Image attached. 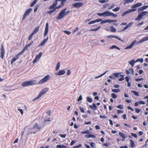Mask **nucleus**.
<instances>
[{"mask_svg": "<svg viewBox=\"0 0 148 148\" xmlns=\"http://www.w3.org/2000/svg\"><path fill=\"white\" fill-rule=\"evenodd\" d=\"M148 40V36H145L144 37L143 39L140 40L139 41L137 42L136 40H134L130 44V45L125 48V49H130L132 48L134 45L136 44V45H138L139 43H143L144 42L147 41Z\"/></svg>", "mask_w": 148, "mask_h": 148, "instance_id": "nucleus-1", "label": "nucleus"}, {"mask_svg": "<svg viewBox=\"0 0 148 148\" xmlns=\"http://www.w3.org/2000/svg\"><path fill=\"white\" fill-rule=\"evenodd\" d=\"M49 90V88L47 87L45 88L42 89L40 92L38 96L35 97V98H34L33 99V101H35L39 99L42 95H45L46 93V92H47Z\"/></svg>", "mask_w": 148, "mask_h": 148, "instance_id": "nucleus-2", "label": "nucleus"}, {"mask_svg": "<svg viewBox=\"0 0 148 148\" xmlns=\"http://www.w3.org/2000/svg\"><path fill=\"white\" fill-rule=\"evenodd\" d=\"M67 8H65L61 10L56 17V19L57 20L61 19L63 18L66 15L65 11H66Z\"/></svg>", "mask_w": 148, "mask_h": 148, "instance_id": "nucleus-3", "label": "nucleus"}, {"mask_svg": "<svg viewBox=\"0 0 148 148\" xmlns=\"http://www.w3.org/2000/svg\"><path fill=\"white\" fill-rule=\"evenodd\" d=\"M148 14V12L147 11H144L140 13L138 16L135 19V20L136 21L140 20L141 19L143 16Z\"/></svg>", "mask_w": 148, "mask_h": 148, "instance_id": "nucleus-4", "label": "nucleus"}, {"mask_svg": "<svg viewBox=\"0 0 148 148\" xmlns=\"http://www.w3.org/2000/svg\"><path fill=\"white\" fill-rule=\"evenodd\" d=\"M50 78V76L49 75H47L44 77L42 79L40 80L38 82V84H41L47 82Z\"/></svg>", "mask_w": 148, "mask_h": 148, "instance_id": "nucleus-5", "label": "nucleus"}, {"mask_svg": "<svg viewBox=\"0 0 148 148\" xmlns=\"http://www.w3.org/2000/svg\"><path fill=\"white\" fill-rule=\"evenodd\" d=\"M41 128L40 125H39L37 123H36L34 125L33 127V129H35L34 131L32 130L31 133L35 134L36 133L37 131L40 130Z\"/></svg>", "mask_w": 148, "mask_h": 148, "instance_id": "nucleus-6", "label": "nucleus"}, {"mask_svg": "<svg viewBox=\"0 0 148 148\" xmlns=\"http://www.w3.org/2000/svg\"><path fill=\"white\" fill-rule=\"evenodd\" d=\"M110 12L108 11H106L101 13H97V14L99 16H103L104 17L110 16Z\"/></svg>", "mask_w": 148, "mask_h": 148, "instance_id": "nucleus-7", "label": "nucleus"}, {"mask_svg": "<svg viewBox=\"0 0 148 148\" xmlns=\"http://www.w3.org/2000/svg\"><path fill=\"white\" fill-rule=\"evenodd\" d=\"M42 55V52H40L38 55L35 58L33 61V64H34L38 61L40 58H41Z\"/></svg>", "mask_w": 148, "mask_h": 148, "instance_id": "nucleus-8", "label": "nucleus"}, {"mask_svg": "<svg viewBox=\"0 0 148 148\" xmlns=\"http://www.w3.org/2000/svg\"><path fill=\"white\" fill-rule=\"evenodd\" d=\"M136 10V9H132L128 10L124 12L122 14V16H124L127 14L135 11Z\"/></svg>", "mask_w": 148, "mask_h": 148, "instance_id": "nucleus-9", "label": "nucleus"}, {"mask_svg": "<svg viewBox=\"0 0 148 148\" xmlns=\"http://www.w3.org/2000/svg\"><path fill=\"white\" fill-rule=\"evenodd\" d=\"M32 10V8H29L25 11L22 18L23 20H24L26 18L27 16L31 12Z\"/></svg>", "mask_w": 148, "mask_h": 148, "instance_id": "nucleus-10", "label": "nucleus"}, {"mask_svg": "<svg viewBox=\"0 0 148 148\" xmlns=\"http://www.w3.org/2000/svg\"><path fill=\"white\" fill-rule=\"evenodd\" d=\"M83 4L82 2H77L72 4V6L75 8H78L82 6Z\"/></svg>", "mask_w": 148, "mask_h": 148, "instance_id": "nucleus-11", "label": "nucleus"}, {"mask_svg": "<svg viewBox=\"0 0 148 148\" xmlns=\"http://www.w3.org/2000/svg\"><path fill=\"white\" fill-rule=\"evenodd\" d=\"M48 29L49 24L48 23H47L46 24L45 28L44 34V37L46 36L47 35L48 32Z\"/></svg>", "mask_w": 148, "mask_h": 148, "instance_id": "nucleus-12", "label": "nucleus"}, {"mask_svg": "<svg viewBox=\"0 0 148 148\" xmlns=\"http://www.w3.org/2000/svg\"><path fill=\"white\" fill-rule=\"evenodd\" d=\"M66 72L64 70H60L58 72L56 73L55 74L58 76H60L63 75Z\"/></svg>", "mask_w": 148, "mask_h": 148, "instance_id": "nucleus-13", "label": "nucleus"}, {"mask_svg": "<svg viewBox=\"0 0 148 148\" xmlns=\"http://www.w3.org/2000/svg\"><path fill=\"white\" fill-rule=\"evenodd\" d=\"M119 135L122 138V141H124L125 139L127 137V134H125L121 132L119 133Z\"/></svg>", "mask_w": 148, "mask_h": 148, "instance_id": "nucleus-14", "label": "nucleus"}, {"mask_svg": "<svg viewBox=\"0 0 148 148\" xmlns=\"http://www.w3.org/2000/svg\"><path fill=\"white\" fill-rule=\"evenodd\" d=\"M21 55V53H18V54H16V56L14 57L13 58L12 60V61L11 62V64H12L13 63L16 61L17 59L19 58V56L20 55Z\"/></svg>", "mask_w": 148, "mask_h": 148, "instance_id": "nucleus-15", "label": "nucleus"}, {"mask_svg": "<svg viewBox=\"0 0 148 148\" xmlns=\"http://www.w3.org/2000/svg\"><path fill=\"white\" fill-rule=\"evenodd\" d=\"M1 53L0 57L2 59H3L5 53V51L3 45L1 46Z\"/></svg>", "mask_w": 148, "mask_h": 148, "instance_id": "nucleus-16", "label": "nucleus"}, {"mask_svg": "<svg viewBox=\"0 0 148 148\" xmlns=\"http://www.w3.org/2000/svg\"><path fill=\"white\" fill-rule=\"evenodd\" d=\"M142 3H138L134 5H132L131 6V8L133 9H135V8L142 6Z\"/></svg>", "mask_w": 148, "mask_h": 148, "instance_id": "nucleus-17", "label": "nucleus"}, {"mask_svg": "<svg viewBox=\"0 0 148 148\" xmlns=\"http://www.w3.org/2000/svg\"><path fill=\"white\" fill-rule=\"evenodd\" d=\"M131 73H132L133 75H134V72L132 68H130L128 70H126V73L127 74H129Z\"/></svg>", "mask_w": 148, "mask_h": 148, "instance_id": "nucleus-18", "label": "nucleus"}, {"mask_svg": "<svg viewBox=\"0 0 148 148\" xmlns=\"http://www.w3.org/2000/svg\"><path fill=\"white\" fill-rule=\"evenodd\" d=\"M48 39L49 37L47 36V38L45 39L38 46L39 47L41 46H43L48 41Z\"/></svg>", "mask_w": 148, "mask_h": 148, "instance_id": "nucleus-19", "label": "nucleus"}, {"mask_svg": "<svg viewBox=\"0 0 148 148\" xmlns=\"http://www.w3.org/2000/svg\"><path fill=\"white\" fill-rule=\"evenodd\" d=\"M101 20V19H96V20H93V21H91L89 22L88 23V24L89 25H90V24H92L95 23L100 22Z\"/></svg>", "mask_w": 148, "mask_h": 148, "instance_id": "nucleus-20", "label": "nucleus"}, {"mask_svg": "<svg viewBox=\"0 0 148 148\" xmlns=\"http://www.w3.org/2000/svg\"><path fill=\"white\" fill-rule=\"evenodd\" d=\"M107 37L108 38H115L120 41H122L121 39L120 38H119V37L117 36L110 35L108 36Z\"/></svg>", "mask_w": 148, "mask_h": 148, "instance_id": "nucleus-21", "label": "nucleus"}, {"mask_svg": "<svg viewBox=\"0 0 148 148\" xmlns=\"http://www.w3.org/2000/svg\"><path fill=\"white\" fill-rule=\"evenodd\" d=\"M36 81L35 80H30L29 81V86H32L36 84Z\"/></svg>", "mask_w": 148, "mask_h": 148, "instance_id": "nucleus-22", "label": "nucleus"}, {"mask_svg": "<svg viewBox=\"0 0 148 148\" xmlns=\"http://www.w3.org/2000/svg\"><path fill=\"white\" fill-rule=\"evenodd\" d=\"M130 145L132 148L136 147V145L132 139L130 140Z\"/></svg>", "mask_w": 148, "mask_h": 148, "instance_id": "nucleus-23", "label": "nucleus"}, {"mask_svg": "<svg viewBox=\"0 0 148 148\" xmlns=\"http://www.w3.org/2000/svg\"><path fill=\"white\" fill-rule=\"evenodd\" d=\"M123 1H124L123 4L125 5L129 3L133 2L134 0H123Z\"/></svg>", "mask_w": 148, "mask_h": 148, "instance_id": "nucleus-24", "label": "nucleus"}, {"mask_svg": "<svg viewBox=\"0 0 148 148\" xmlns=\"http://www.w3.org/2000/svg\"><path fill=\"white\" fill-rule=\"evenodd\" d=\"M136 63V62H135V61L133 59L131 61L128 62V63L130 64L132 67L134 66Z\"/></svg>", "mask_w": 148, "mask_h": 148, "instance_id": "nucleus-25", "label": "nucleus"}, {"mask_svg": "<svg viewBox=\"0 0 148 148\" xmlns=\"http://www.w3.org/2000/svg\"><path fill=\"white\" fill-rule=\"evenodd\" d=\"M90 107L94 110H96L97 108L95 103H93L92 105L90 106Z\"/></svg>", "mask_w": 148, "mask_h": 148, "instance_id": "nucleus-26", "label": "nucleus"}, {"mask_svg": "<svg viewBox=\"0 0 148 148\" xmlns=\"http://www.w3.org/2000/svg\"><path fill=\"white\" fill-rule=\"evenodd\" d=\"M21 85L22 86L24 87H26L27 86H29V81H25L23 82L22 83Z\"/></svg>", "mask_w": 148, "mask_h": 148, "instance_id": "nucleus-27", "label": "nucleus"}, {"mask_svg": "<svg viewBox=\"0 0 148 148\" xmlns=\"http://www.w3.org/2000/svg\"><path fill=\"white\" fill-rule=\"evenodd\" d=\"M40 27L39 26H38L36 27L34 29V31L32 32V33L34 34L37 33L39 30Z\"/></svg>", "mask_w": 148, "mask_h": 148, "instance_id": "nucleus-28", "label": "nucleus"}, {"mask_svg": "<svg viewBox=\"0 0 148 148\" xmlns=\"http://www.w3.org/2000/svg\"><path fill=\"white\" fill-rule=\"evenodd\" d=\"M100 22H101L100 23L101 24L105 23H110V19L105 20H102L101 19V20Z\"/></svg>", "mask_w": 148, "mask_h": 148, "instance_id": "nucleus-29", "label": "nucleus"}, {"mask_svg": "<svg viewBox=\"0 0 148 148\" xmlns=\"http://www.w3.org/2000/svg\"><path fill=\"white\" fill-rule=\"evenodd\" d=\"M56 148H67L66 145H57Z\"/></svg>", "mask_w": 148, "mask_h": 148, "instance_id": "nucleus-30", "label": "nucleus"}, {"mask_svg": "<svg viewBox=\"0 0 148 148\" xmlns=\"http://www.w3.org/2000/svg\"><path fill=\"white\" fill-rule=\"evenodd\" d=\"M120 73H115L113 74V75L115 77L119 78L120 75Z\"/></svg>", "mask_w": 148, "mask_h": 148, "instance_id": "nucleus-31", "label": "nucleus"}, {"mask_svg": "<svg viewBox=\"0 0 148 148\" xmlns=\"http://www.w3.org/2000/svg\"><path fill=\"white\" fill-rule=\"evenodd\" d=\"M64 3H61L60 4V5L56 7L55 8V9H59L61 8V7H62L64 5Z\"/></svg>", "mask_w": 148, "mask_h": 148, "instance_id": "nucleus-32", "label": "nucleus"}, {"mask_svg": "<svg viewBox=\"0 0 148 148\" xmlns=\"http://www.w3.org/2000/svg\"><path fill=\"white\" fill-rule=\"evenodd\" d=\"M111 91L112 92L117 93L120 91V90L119 89H113Z\"/></svg>", "mask_w": 148, "mask_h": 148, "instance_id": "nucleus-33", "label": "nucleus"}, {"mask_svg": "<svg viewBox=\"0 0 148 148\" xmlns=\"http://www.w3.org/2000/svg\"><path fill=\"white\" fill-rule=\"evenodd\" d=\"M110 31L111 32H115L116 31V29L113 26H111L110 27Z\"/></svg>", "mask_w": 148, "mask_h": 148, "instance_id": "nucleus-34", "label": "nucleus"}, {"mask_svg": "<svg viewBox=\"0 0 148 148\" xmlns=\"http://www.w3.org/2000/svg\"><path fill=\"white\" fill-rule=\"evenodd\" d=\"M28 47L26 45L24 48L23 49L22 51L20 52V53H21V54H22L26 50H27V48Z\"/></svg>", "mask_w": 148, "mask_h": 148, "instance_id": "nucleus-35", "label": "nucleus"}, {"mask_svg": "<svg viewBox=\"0 0 148 148\" xmlns=\"http://www.w3.org/2000/svg\"><path fill=\"white\" fill-rule=\"evenodd\" d=\"M60 62H58L57 64L56 67V70L58 71L60 68Z\"/></svg>", "mask_w": 148, "mask_h": 148, "instance_id": "nucleus-36", "label": "nucleus"}, {"mask_svg": "<svg viewBox=\"0 0 148 148\" xmlns=\"http://www.w3.org/2000/svg\"><path fill=\"white\" fill-rule=\"evenodd\" d=\"M90 133V132L88 130H87L85 131L82 132L81 133L82 134H89Z\"/></svg>", "mask_w": 148, "mask_h": 148, "instance_id": "nucleus-37", "label": "nucleus"}, {"mask_svg": "<svg viewBox=\"0 0 148 148\" xmlns=\"http://www.w3.org/2000/svg\"><path fill=\"white\" fill-rule=\"evenodd\" d=\"M114 48H116V49H118V50H120V48H119V47H117L115 45L112 46V47H111L110 48V49H113Z\"/></svg>", "mask_w": 148, "mask_h": 148, "instance_id": "nucleus-38", "label": "nucleus"}, {"mask_svg": "<svg viewBox=\"0 0 148 148\" xmlns=\"http://www.w3.org/2000/svg\"><path fill=\"white\" fill-rule=\"evenodd\" d=\"M111 96L113 99H116L117 97V95L114 93L111 94Z\"/></svg>", "mask_w": 148, "mask_h": 148, "instance_id": "nucleus-39", "label": "nucleus"}, {"mask_svg": "<svg viewBox=\"0 0 148 148\" xmlns=\"http://www.w3.org/2000/svg\"><path fill=\"white\" fill-rule=\"evenodd\" d=\"M120 8V7H118L112 9V11L114 12H116L118 11H119Z\"/></svg>", "mask_w": 148, "mask_h": 148, "instance_id": "nucleus-40", "label": "nucleus"}, {"mask_svg": "<svg viewBox=\"0 0 148 148\" xmlns=\"http://www.w3.org/2000/svg\"><path fill=\"white\" fill-rule=\"evenodd\" d=\"M99 1L100 3H104L109 1L108 0H99Z\"/></svg>", "mask_w": 148, "mask_h": 148, "instance_id": "nucleus-41", "label": "nucleus"}, {"mask_svg": "<svg viewBox=\"0 0 148 148\" xmlns=\"http://www.w3.org/2000/svg\"><path fill=\"white\" fill-rule=\"evenodd\" d=\"M140 62L141 63H143V58H138L135 61V62Z\"/></svg>", "mask_w": 148, "mask_h": 148, "instance_id": "nucleus-42", "label": "nucleus"}, {"mask_svg": "<svg viewBox=\"0 0 148 148\" xmlns=\"http://www.w3.org/2000/svg\"><path fill=\"white\" fill-rule=\"evenodd\" d=\"M87 101L90 103H91L92 102V100L91 98L89 97H87Z\"/></svg>", "mask_w": 148, "mask_h": 148, "instance_id": "nucleus-43", "label": "nucleus"}, {"mask_svg": "<svg viewBox=\"0 0 148 148\" xmlns=\"http://www.w3.org/2000/svg\"><path fill=\"white\" fill-rule=\"evenodd\" d=\"M132 92L135 95H136V96H139V93H138V92H136L135 91H134V90H132Z\"/></svg>", "mask_w": 148, "mask_h": 148, "instance_id": "nucleus-44", "label": "nucleus"}, {"mask_svg": "<svg viewBox=\"0 0 148 148\" xmlns=\"http://www.w3.org/2000/svg\"><path fill=\"white\" fill-rule=\"evenodd\" d=\"M111 16L114 17H116L117 16V15L116 14H114L112 12H110V16Z\"/></svg>", "mask_w": 148, "mask_h": 148, "instance_id": "nucleus-45", "label": "nucleus"}, {"mask_svg": "<svg viewBox=\"0 0 148 148\" xmlns=\"http://www.w3.org/2000/svg\"><path fill=\"white\" fill-rule=\"evenodd\" d=\"M117 108L121 109H123V106L122 105H119L117 106Z\"/></svg>", "mask_w": 148, "mask_h": 148, "instance_id": "nucleus-46", "label": "nucleus"}, {"mask_svg": "<svg viewBox=\"0 0 148 148\" xmlns=\"http://www.w3.org/2000/svg\"><path fill=\"white\" fill-rule=\"evenodd\" d=\"M82 146V145L81 144H79L76 146H74L73 148H79Z\"/></svg>", "mask_w": 148, "mask_h": 148, "instance_id": "nucleus-47", "label": "nucleus"}, {"mask_svg": "<svg viewBox=\"0 0 148 148\" xmlns=\"http://www.w3.org/2000/svg\"><path fill=\"white\" fill-rule=\"evenodd\" d=\"M56 10V9H53L52 10H50L49 11H48V13H49V14H51L52 13L54 12Z\"/></svg>", "mask_w": 148, "mask_h": 148, "instance_id": "nucleus-48", "label": "nucleus"}, {"mask_svg": "<svg viewBox=\"0 0 148 148\" xmlns=\"http://www.w3.org/2000/svg\"><path fill=\"white\" fill-rule=\"evenodd\" d=\"M34 34H33L32 33L30 35V36H29L28 37V40H30L32 38Z\"/></svg>", "mask_w": 148, "mask_h": 148, "instance_id": "nucleus-49", "label": "nucleus"}, {"mask_svg": "<svg viewBox=\"0 0 148 148\" xmlns=\"http://www.w3.org/2000/svg\"><path fill=\"white\" fill-rule=\"evenodd\" d=\"M125 79L126 82H129V80L130 79L129 77L128 76H126L125 77Z\"/></svg>", "mask_w": 148, "mask_h": 148, "instance_id": "nucleus-50", "label": "nucleus"}, {"mask_svg": "<svg viewBox=\"0 0 148 148\" xmlns=\"http://www.w3.org/2000/svg\"><path fill=\"white\" fill-rule=\"evenodd\" d=\"M80 110L81 111V112L82 113H84V108H82L81 107H79V108Z\"/></svg>", "mask_w": 148, "mask_h": 148, "instance_id": "nucleus-51", "label": "nucleus"}, {"mask_svg": "<svg viewBox=\"0 0 148 148\" xmlns=\"http://www.w3.org/2000/svg\"><path fill=\"white\" fill-rule=\"evenodd\" d=\"M143 80V78H136L135 79V81L136 82H138L140 81H142Z\"/></svg>", "mask_w": 148, "mask_h": 148, "instance_id": "nucleus-52", "label": "nucleus"}, {"mask_svg": "<svg viewBox=\"0 0 148 148\" xmlns=\"http://www.w3.org/2000/svg\"><path fill=\"white\" fill-rule=\"evenodd\" d=\"M131 134L134 137H135L136 138H137V137H138L137 136V135L136 134L132 133H131Z\"/></svg>", "mask_w": 148, "mask_h": 148, "instance_id": "nucleus-53", "label": "nucleus"}, {"mask_svg": "<svg viewBox=\"0 0 148 148\" xmlns=\"http://www.w3.org/2000/svg\"><path fill=\"white\" fill-rule=\"evenodd\" d=\"M82 98L81 95H80L77 99V101H79L82 100Z\"/></svg>", "mask_w": 148, "mask_h": 148, "instance_id": "nucleus-54", "label": "nucleus"}, {"mask_svg": "<svg viewBox=\"0 0 148 148\" xmlns=\"http://www.w3.org/2000/svg\"><path fill=\"white\" fill-rule=\"evenodd\" d=\"M18 110L20 112L21 114L23 115V110L20 109H18Z\"/></svg>", "mask_w": 148, "mask_h": 148, "instance_id": "nucleus-55", "label": "nucleus"}, {"mask_svg": "<svg viewBox=\"0 0 148 148\" xmlns=\"http://www.w3.org/2000/svg\"><path fill=\"white\" fill-rule=\"evenodd\" d=\"M76 142V141L75 140H72L71 143L70 145L71 146L73 145L74 143Z\"/></svg>", "mask_w": 148, "mask_h": 148, "instance_id": "nucleus-56", "label": "nucleus"}, {"mask_svg": "<svg viewBox=\"0 0 148 148\" xmlns=\"http://www.w3.org/2000/svg\"><path fill=\"white\" fill-rule=\"evenodd\" d=\"M90 146L92 147H95V143L93 142H92L90 143Z\"/></svg>", "mask_w": 148, "mask_h": 148, "instance_id": "nucleus-57", "label": "nucleus"}, {"mask_svg": "<svg viewBox=\"0 0 148 148\" xmlns=\"http://www.w3.org/2000/svg\"><path fill=\"white\" fill-rule=\"evenodd\" d=\"M143 9L142 7L139 8L138 9V12H140V11H143Z\"/></svg>", "mask_w": 148, "mask_h": 148, "instance_id": "nucleus-58", "label": "nucleus"}, {"mask_svg": "<svg viewBox=\"0 0 148 148\" xmlns=\"http://www.w3.org/2000/svg\"><path fill=\"white\" fill-rule=\"evenodd\" d=\"M64 32L68 35H69L71 33V32L68 31H64Z\"/></svg>", "mask_w": 148, "mask_h": 148, "instance_id": "nucleus-59", "label": "nucleus"}, {"mask_svg": "<svg viewBox=\"0 0 148 148\" xmlns=\"http://www.w3.org/2000/svg\"><path fill=\"white\" fill-rule=\"evenodd\" d=\"M139 103V104H145V102L144 101H138Z\"/></svg>", "mask_w": 148, "mask_h": 148, "instance_id": "nucleus-60", "label": "nucleus"}, {"mask_svg": "<svg viewBox=\"0 0 148 148\" xmlns=\"http://www.w3.org/2000/svg\"><path fill=\"white\" fill-rule=\"evenodd\" d=\"M66 134H60V136L62 138H65L66 136Z\"/></svg>", "mask_w": 148, "mask_h": 148, "instance_id": "nucleus-61", "label": "nucleus"}, {"mask_svg": "<svg viewBox=\"0 0 148 148\" xmlns=\"http://www.w3.org/2000/svg\"><path fill=\"white\" fill-rule=\"evenodd\" d=\"M33 41H32L29 43L27 45H26L28 47L32 45L33 44Z\"/></svg>", "mask_w": 148, "mask_h": 148, "instance_id": "nucleus-62", "label": "nucleus"}, {"mask_svg": "<svg viewBox=\"0 0 148 148\" xmlns=\"http://www.w3.org/2000/svg\"><path fill=\"white\" fill-rule=\"evenodd\" d=\"M123 112V111L120 110H117V113L118 114L122 113Z\"/></svg>", "mask_w": 148, "mask_h": 148, "instance_id": "nucleus-63", "label": "nucleus"}, {"mask_svg": "<svg viewBox=\"0 0 148 148\" xmlns=\"http://www.w3.org/2000/svg\"><path fill=\"white\" fill-rule=\"evenodd\" d=\"M57 1L56 0L53 3V5H54L55 7L56 6L57 4Z\"/></svg>", "mask_w": 148, "mask_h": 148, "instance_id": "nucleus-64", "label": "nucleus"}]
</instances>
